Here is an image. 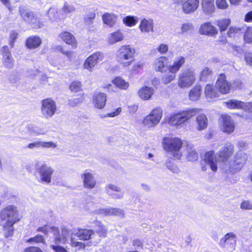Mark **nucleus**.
<instances>
[{
  "label": "nucleus",
  "mask_w": 252,
  "mask_h": 252,
  "mask_svg": "<svg viewBox=\"0 0 252 252\" xmlns=\"http://www.w3.org/2000/svg\"><path fill=\"white\" fill-rule=\"evenodd\" d=\"M234 147L231 143L224 145L219 151L215 154L213 151L206 152L204 159L201 161V168L206 171L209 166L216 172L218 169V162L222 163L221 169L226 173L234 174L241 170L247 160V155L241 150L238 152L233 159L229 158L234 153Z\"/></svg>",
  "instance_id": "nucleus-1"
},
{
  "label": "nucleus",
  "mask_w": 252,
  "mask_h": 252,
  "mask_svg": "<svg viewBox=\"0 0 252 252\" xmlns=\"http://www.w3.org/2000/svg\"><path fill=\"white\" fill-rule=\"evenodd\" d=\"M0 218L5 222L3 228L6 231L5 237L11 236L13 232V225L19 220L18 210L14 205H8L3 208L0 213Z\"/></svg>",
  "instance_id": "nucleus-2"
},
{
  "label": "nucleus",
  "mask_w": 252,
  "mask_h": 252,
  "mask_svg": "<svg viewBox=\"0 0 252 252\" xmlns=\"http://www.w3.org/2000/svg\"><path fill=\"white\" fill-rule=\"evenodd\" d=\"M198 111L197 109H189L172 113L168 117L167 122L170 126L177 128L183 127L189 119L197 114Z\"/></svg>",
  "instance_id": "nucleus-3"
},
{
  "label": "nucleus",
  "mask_w": 252,
  "mask_h": 252,
  "mask_svg": "<svg viewBox=\"0 0 252 252\" xmlns=\"http://www.w3.org/2000/svg\"><path fill=\"white\" fill-rule=\"evenodd\" d=\"M135 49L129 45L120 47L116 54L117 62L123 67L129 66L133 62Z\"/></svg>",
  "instance_id": "nucleus-4"
},
{
  "label": "nucleus",
  "mask_w": 252,
  "mask_h": 252,
  "mask_svg": "<svg viewBox=\"0 0 252 252\" xmlns=\"http://www.w3.org/2000/svg\"><path fill=\"white\" fill-rule=\"evenodd\" d=\"M182 144V140L180 138L175 137H164L162 141L164 149L177 159H180L182 157L180 149Z\"/></svg>",
  "instance_id": "nucleus-5"
},
{
  "label": "nucleus",
  "mask_w": 252,
  "mask_h": 252,
  "mask_svg": "<svg viewBox=\"0 0 252 252\" xmlns=\"http://www.w3.org/2000/svg\"><path fill=\"white\" fill-rule=\"evenodd\" d=\"M162 113V110L160 108L157 107L153 109L143 119L141 123L142 127L145 130L153 129L160 121Z\"/></svg>",
  "instance_id": "nucleus-6"
},
{
  "label": "nucleus",
  "mask_w": 252,
  "mask_h": 252,
  "mask_svg": "<svg viewBox=\"0 0 252 252\" xmlns=\"http://www.w3.org/2000/svg\"><path fill=\"white\" fill-rule=\"evenodd\" d=\"M37 231H41L46 234L48 231L54 236V243L57 244H66L68 243V237L69 233L68 230L64 227L62 228L61 233H60L59 229L56 227H50L48 226H44L39 227Z\"/></svg>",
  "instance_id": "nucleus-7"
},
{
  "label": "nucleus",
  "mask_w": 252,
  "mask_h": 252,
  "mask_svg": "<svg viewBox=\"0 0 252 252\" xmlns=\"http://www.w3.org/2000/svg\"><path fill=\"white\" fill-rule=\"evenodd\" d=\"M93 234L92 230L74 228L72 230L70 244L72 247L76 248L78 250L84 249L85 247V244L82 242L75 241L73 236H76L80 240H87L91 238Z\"/></svg>",
  "instance_id": "nucleus-8"
},
{
  "label": "nucleus",
  "mask_w": 252,
  "mask_h": 252,
  "mask_svg": "<svg viewBox=\"0 0 252 252\" xmlns=\"http://www.w3.org/2000/svg\"><path fill=\"white\" fill-rule=\"evenodd\" d=\"M195 80V73L191 69H185L179 74L178 85L181 88H189Z\"/></svg>",
  "instance_id": "nucleus-9"
},
{
  "label": "nucleus",
  "mask_w": 252,
  "mask_h": 252,
  "mask_svg": "<svg viewBox=\"0 0 252 252\" xmlns=\"http://www.w3.org/2000/svg\"><path fill=\"white\" fill-rule=\"evenodd\" d=\"M237 244V236L233 232L225 234L220 240L219 246L229 252H233Z\"/></svg>",
  "instance_id": "nucleus-10"
},
{
  "label": "nucleus",
  "mask_w": 252,
  "mask_h": 252,
  "mask_svg": "<svg viewBox=\"0 0 252 252\" xmlns=\"http://www.w3.org/2000/svg\"><path fill=\"white\" fill-rule=\"evenodd\" d=\"M36 168L38 169L40 182L49 184L54 172V168L46 163H43L40 166L37 165Z\"/></svg>",
  "instance_id": "nucleus-11"
},
{
  "label": "nucleus",
  "mask_w": 252,
  "mask_h": 252,
  "mask_svg": "<svg viewBox=\"0 0 252 252\" xmlns=\"http://www.w3.org/2000/svg\"><path fill=\"white\" fill-rule=\"evenodd\" d=\"M219 122L220 128L222 131L229 134L234 132L235 125L230 116L227 114L222 115Z\"/></svg>",
  "instance_id": "nucleus-12"
},
{
  "label": "nucleus",
  "mask_w": 252,
  "mask_h": 252,
  "mask_svg": "<svg viewBox=\"0 0 252 252\" xmlns=\"http://www.w3.org/2000/svg\"><path fill=\"white\" fill-rule=\"evenodd\" d=\"M56 110V104L53 100L47 98L42 101L41 113L46 118L52 117L55 113Z\"/></svg>",
  "instance_id": "nucleus-13"
},
{
  "label": "nucleus",
  "mask_w": 252,
  "mask_h": 252,
  "mask_svg": "<svg viewBox=\"0 0 252 252\" xmlns=\"http://www.w3.org/2000/svg\"><path fill=\"white\" fill-rule=\"evenodd\" d=\"M104 58L103 53L97 52L90 56L84 63V68L90 71H92L94 67L98 63L102 61Z\"/></svg>",
  "instance_id": "nucleus-14"
},
{
  "label": "nucleus",
  "mask_w": 252,
  "mask_h": 252,
  "mask_svg": "<svg viewBox=\"0 0 252 252\" xmlns=\"http://www.w3.org/2000/svg\"><path fill=\"white\" fill-rule=\"evenodd\" d=\"M19 12L22 18L27 22L32 24L34 28H40L43 25L42 22L37 21L34 17L32 12L25 9L23 7H20Z\"/></svg>",
  "instance_id": "nucleus-15"
},
{
  "label": "nucleus",
  "mask_w": 252,
  "mask_h": 252,
  "mask_svg": "<svg viewBox=\"0 0 252 252\" xmlns=\"http://www.w3.org/2000/svg\"><path fill=\"white\" fill-rule=\"evenodd\" d=\"M231 86V84L226 80L225 75L220 74L216 83V87L218 91L222 94H227L229 92Z\"/></svg>",
  "instance_id": "nucleus-16"
},
{
  "label": "nucleus",
  "mask_w": 252,
  "mask_h": 252,
  "mask_svg": "<svg viewBox=\"0 0 252 252\" xmlns=\"http://www.w3.org/2000/svg\"><path fill=\"white\" fill-rule=\"evenodd\" d=\"M224 103L229 109H241L250 112V107L249 104H250L251 102L245 103L237 99H230L224 102Z\"/></svg>",
  "instance_id": "nucleus-17"
},
{
  "label": "nucleus",
  "mask_w": 252,
  "mask_h": 252,
  "mask_svg": "<svg viewBox=\"0 0 252 252\" xmlns=\"http://www.w3.org/2000/svg\"><path fill=\"white\" fill-rule=\"evenodd\" d=\"M182 9L185 13L189 14L194 12L199 5V0H180Z\"/></svg>",
  "instance_id": "nucleus-18"
},
{
  "label": "nucleus",
  "mask_w": 252,
  "mask_h": 252,
  "mask_svg": "<svg viewBox=\"0 0 252 252\" xmlns=\"http://www.w3.org/2000/svg\"><path fill=\"white\" fill-rule=\"evenodd\" d=\"M106 97L107 95L101 92H96L93 96V104L97 109H103L106 104Z\"/></svg>",
  "instance_id": "nucleus-19"
},
{
  "label": "nucleus",
  "mask_w": 252,
  "mask_h": 252,
  "mask_svg": "<svg viewBox=\"0 0 252 252\" xmlns=\"http://www.w3.org/2000/svg\"><path fill=\"white\" fill-rule=\"evenodd\" d=\"M0 51L2 55V62L4 65L7 68H12L14 64V61L8 47L4 46L1 48Z\"/></svg>",
  "instance_id": "nucleus-20"
},
{
  "label": "nucleus",
  "mask_w": 252,
  "mask_h": 252,
  "mask_svg": "<svg viewBox=\"0 0 252 252\" xmlns=\"http://www.w3.org/2000/svg\"><path fill=\"white\" fill-rule=\"evenodd\" d=\"M81 178L83 181V185L85 188L93 189L96 184L95 180L91 171L86 170L81 175Z\"/></svg>",
  "instance_id": "nucleus-21"
},
{
  "label": "nucleus",
  "mask_w": 252,
  "mask_h": 252,
  "mask_svg": "<svg viewBox=\"0 0 252 252\" xmlns=\"http://www.w3.org/2000/svg\"><path fill=\"white\" fill-rule=\"evenodd\" d=\"M167 58L165 57H160L157 59L154 63V68L157 71L165 72L168 70L167 64Z\"/></svg>",
  "instance_id": "nucleus-22"
},
{
  "label": "nucleus",
  "mask_w": 252,
  "mask_h": 252,
  "mask_svg": "<svg viewBox=\"0 0 252 252\" xmlns=\"http://www.w3.org/2000/svg\"><path fill=\"white\" fill-rule=\"evenodd\" d=\"M201 34L214 35L218 33V30L210 22H206L202 24L200 28Z\"/></svg>",
  "instance_id": "nucleus-23"
},
{
  "label": "nucleus",
  "mask_w": 252,
  "mask_h": 252,
  "mask_svg": "<svg viewBox=\"0 0 252 252\" xmlns=\"http://www.w3.org/2000/svg\"><path fill=\"white\" fill-rule=\"evenodd\" d=\"M201 5L202 10L206 15H211L215 11L214 0H202Z\"/></svg>",
  "instance_id": "nucleus-24"
},
{
  "label": "nucleus",
  "mask_w": 252,
  "mask_h": 252,
  "mask_svg": "<svg viewBox=\"0 0 252 252\" xmlns=\"http://www.w3.org/2000/svg\"><path fill=\"white\" fill-rule=\"evenodd\" d=\"M59 37L66 43L71 45L73 47L77 46V42L74 36L71 33L63 31L59 34Z\"/></svg>",
  "instance_id": "nucleus-25"
},
{
  "label": "nucleus",
  "mask_w": 252,
  "mask_h": 252,
  "mask_svg": "<svg viewBox=\"0 0 252 252\" xmlns=\"http://www.w3.org/2000/svg\"><path fill=\"white\" fill-rule=\"evenodd\" d=\"M155 93L154 89L152 87L144 86L138 91L139 96L143 100H149Z\"/></svg>",
  "instance_id": "nucleus-26"
},
{
  "label": "nucleus",
  "mask_w": 252,
  "mask_h": 252,
  "mask_svg": "<svg viewBox=\"0 0 252 252\" xmlns=\"http://www.w3.org/2000/svg\"><path fill=\"white\" fill-rule=\"evenodd\" d=\"M185 63V58L182 56H178L173 61V63L168 66V69H171V71L177 73L181 67Z\"/></svg>",
  "instance_id": "nucleus-27"
},
{
  "label": "nucleus",
  "mask_w": 252,
  "mask_h": 252,
  "mask_svg": "<svg viewBox=\"0 0 252 252\" xmlns=\"http://www.w3.org/2000/svg\"><path fill=\"white\" fill-rule=\"evenodd\" d=\"M124 37L123 33L120 31H117L108 35L107 41L109 44L112 45L123 40Z\"/></svg>",
  "instance_id": "nucleus-28"
},
{
  "label": "nucleus",
  "mask_w": 252,
  "mask_h": 252,
  "mask_svg": "<svg viewBox=\"0 0 252 252\" xmlns=\"http://www.w3.org/2000/svg\"><path fill=\"white\" fill-rule=\"evenodd\" d=\"M96 213L103 215H116L118 216H123V211L122 210L114 208H108L106 209H100L96 211Z\"/></svg>",
  "instance_id": "nucleus-29"
},
{
  "label": "nucleus",
  "mask_w": 252,
  "mask_h": 252,
  "mask_svg": "<svg viewBox=\"0 0 252 252\" xmlns=\"http://www.w3.org/2000/svg\"><path fill=\"white\" fill-rule=\"evenodd\" d=\"M139 28L142 32H149L153 30V21L150 19H143L139 25Z\"/></svg>",
  "instance_id": "nucleus-30"
},
{
  "label": "nucleus",
  "mask_w": 252,
  "mask_h": 252,
  "mask_svg": "<svg viewBox=\"0 0 252 252\" xmlns=\"http://www.w3.org/2000/svg\"><path fill=\"white\" fill-rule=\"evenodd\" d=\"M204 93L206 98L208 100L216 98L219 96L218 92L215 89L214 87L210 84L206 85L204 89Z\"/></svg>",
  "instance_id": "nucleus-31"
},
{
  "label": "nucleus",
  "mask_w": 252,
  "mask_h": 252,
  "mask_svg": "<svg viewBox=\"0 0 252 252\" xmlns=\"http://www.w3.org/2000/svg\"><path fill=\"white\" fill-rule=\"evenodd\" d=\"M41 43V39L38 36H31L29 37L26 41V45L30 49L37 48Z\"/></svg>",
  "instance_id": "nucleus-32"
},
{
  "label": "nucleus",
  "mask_w": 252,
  "mask_h": 252,
  "mask_svg": "<svg viewBox=\"0 0 252 252\" xmlns=\"http://www.w3.org/2000/svg\"><path fill=\"white\" fill-rule=\"evenodd\" d=\"M117 20V16L113 14L106 13L102 15V20L104 24L110 27L114 25Z\"/></svg>",
  "instance_id": "nucleus-33"
},
{
  "label": "nucleus",
  "mask_w": 252,
  "mask_h": 252,
  "mask_svg": "<svg viewBox=\"0 0 252 252\" xmlns=\"http://www.w3.org/2000/svg\"><path fill=\"white\" fill-rule=\"evenodd\" d=\"M197 124V129L199 130L204 129L208 126V119L205 115L203 114L198 115L196 119Z\"/></svg>",
  "instance_id": "nucleus-34"
},
{
  "label": "nucleus",
  "mask_w": 252,
  "mask_h": 252,
  "mask_svg": "<svg viewBox=\"0 0 252 252\" xmlns=\"http://www.w3.org/2000/svg\"><path fill=\"white\" fill-rule=\"evenodd\" d=\"M113 83L118 88L122 90H126L129 87V84L120 77H117L112 81Z\"/></svg>",
  "instance_id": "nucleus-35"
},
{
  "label": "nucleus",
  "mask_w": 252,
  "mask_h": 252,
  "mask_svg": "<svg viewBox=\"0 0 252 252\" xmlns=\"http://www.w3.org/2000/svg\"><path fill=\"white\" fill-rule=\"evenodd\" d=\"M201 88L200 86H196L192 88L189 92V98L190 100L196 101L198 100L201 95Z\"/></svg>",
  "instance_id": "nucleus-36"
},
{
  "label": "nucleus",
  "mask_w": 252,
  "mask_h": 252,
  "mask_svg": "<svg viewBox=\"0 0 252 252\" xmlns=\"http://www.w3.org/2000/svg\"><path fill=\"white\" fill-rule=\"evenodd\" d=\"M231 23V20L229 18H222L217 20L216 24L219 28L220 32L225 31Z\"/></svg>",
  "instance_id": "nucleus-37"
},
{
  "label": "nucleus",
  "mask_w": 252,
  "mask_h": 252,
  "mask_svg": "<svg viewBox=\"0 0 252 252\" xmlns=\"http://www.w3.org/2000/svg\"><path fill=\"white\" fill-rule=\"evenodd\" d=\"M168 72L162 78V81L165 84H167L172 81L176 77V73L172 72L171 69H168Z\"/></svg>",
  "instance_id": "nucleus-38"
},
{
  "label": "nucleus",
  "mask_w": 252,
  "mask_h": 252,
  "mask_svg": "<svg viewBox=\"0 0 252 252\" xmlns=\"http://www.w3.org/2000/svg\"><path fill=\"white\" fill-rule=\"evenodd\" d=\"M123 21L124 23L128 27H133L135 26L138 22L137 18L132 16H126L123 19Z\"/></svg>",
  "instance_id": "nucleus-39"
},
{
  "label": "nucleus",
  "mask_w": 252,
  "mask_h": 252,
  "mask_svg": "<svg viewBox=\"0 0 252 252\" xmlns=\"http://www.w3.org/2000/svg\"><path fill=\"white\" fill-rule=\"evenodd\" d=\"M49 62L52 65L57 67L58 69H62L64 66V63L60 58L50 59L49 60Z\"/></svg>",
  "instance_id": "nucleus-40"
},
{
  "label": "nucleus",
  "mask_w": 252,
  "mask_h": 252,
  "mask_svg": "<svg viewBox=\"0 0 252 252\" xmlns=\"http://www.w3.org/2000/svg\"><path fill=\"white\" fill-rule=\"evenodd\" d=\"M228 50L235 56L241 55L243 52V49L240 47L230 44L228 45Z\"/></svg>",
  "instance_id": "nucleus-41"
},
{
  "label": "nucleus",
  "mask_w": 252,
  "mask_h": 252,
  "mask_svg": "<svg viewBox=\"0 0 252 252\" xmlns=\"http://www.w3.org/2000/svg\"><path fill=\"white\" fill-rule=\"evenodd\" d=\"M48 16L52 21H56L60 18V16L55 7H51L48 11Z\"/></svg>",
  "instance_id": "nucleus-42"
},
{
  "label": "nucleus",
  "mask_w": 252,
  "mask_h": 252,
  "mask_svg": "<svg viewBox=\"0 0 252 252\" xmlns=\"http://www.w3.org/2000/svg\"><path fill=\"white\" fill-rule=\"evenodd\" d=\"M242 30V27H241L231 26L228 29L227 35L230 37H234L239 34Z\"/></svg>",
  "instance_id": "nucleus-43"
},
{
  "label": "nucleus",
  "mask_w": 252,
  "mask_h": 252,
  "mask_svg": "<svg viewBox=\"0 0 252 252\" xmlns=\"http://www.w3.org/2000/svg\"><path fill=\"white\" fill-rule=\"evenodd\" d=\"M95 224L97 227V228L96 229V232L100 236L105 237L107 234V230L102 223L100 221H96Z\"/></svg>",
  "instance_id": "nucleus-44"
},
{
  "label": "nucleus",
  "mask_w": 252,
  "mask_h": 252,
  "mask_svg": "<svg viewBox=\"0 0 252 252\" xmlns=\"http://www.w3.org/2000/svg\"><path fill=\"white\" fill-rule=\"evenodd\" d=\"M187 158L189 160L194 161L198 158V154L196 152L189 146L187 147Z\"/></svg>",
  "instance_id": "nucleus-45"
},
{
  "label": "nucleus",
  "mask_w": 252,
  "mask_h": 252,
  "mask_svg": "<svg viewBox=\"0 0 252 252\" xmlns=\"http://www.w3.org/2000/svg\"><path fill=\"white\" fill-rule=\"evenodd\" d=\"M144 63L142 61L136 62L131 67V72L133 74L138 73L144 67Z\"/></svg>",
  "instance_id": "nucleus-46"
},
{
  "label": "nucleus",
  "mask_w": 252,
  "mask_h": 252,
  "mask_svg": "<svg viewBox=\"0 0 252 252\" xmlns=\"http://www.w3.org/2000/svg\"><path fill=\"white\" fill-rule=\"evenodd\" d=\"M75 8L73 5L69 4L67 2H65L62 8V11L66 15H68L69 14L74 12Z\"/></svg>",
  "instance_id": "nucleus-47"
},
{
  "label": "nucleus",
  "mask_w": 252,
  "mask_h": 252,
  "mask_svg": "<svg viewBox=\"0 0 252 252\" xmlns=\"http://www.w3.org/2000/svg\"><path fill=\"white\" fill-rule=\"evenodd\" d=\"M28 128L31 133V134L32 135H43L46 133L44 130L40 129L37 127H31L30 126H29Z\"/></svg>",
  "instance_id": "nucleus-48"
},
{
  "label": "nucleus",
  "mask_w": 252,
  "mask_h": 252,
  "mask_svg": "<svg viewBox=\"0 0 252 252\" xmlns=\"http://www.w3.org/2000/svg\"><path fill=\"white\" fill-rule=\"evenodd\" d=\"M244 38L245 42L252 43V28H248L245 32Z\"/></svg>",
  "instance_id": "nucleus-49"
},
{
  "label": "nucleus",
  "mask_w": 252,
  "mask_h": 252,
  "mask_svg": "<svg viewBox=\"0 0 252 252\" xmlns=\"http://www.w3.org/2000/svg\"><path fill=\"white\" fill-rule=\"evenodd\" d=\"M216 3L217 7L220 9H226L229 6V4L226 0H216Z\"/></svg>",
  "instance_id": "nucleus-50"
},
{
  "label": "nucleus",
  "mask_w": 252,
  "mask_h": 252,
  "mask_svg": "<svg viewBox=\"0 0 252 252\" xmlns=\"http://www.w3.org/2000/svg\"><path fill=\"white\" fill-rule=\"evenodd\" d=\"M121 188L114 184H108L106 187V191L107 194H108L109 191L114 192H120L121 191Z\"/></svg>",
  "instance_id": "nucleus-51"
},
{
  "label": "nucleus",
  "mask_w": 252,
  "mask_h": 252,
  "mask_svg": "<svg viewBox=\"0 0 252 252\" xmlns=\"http://www.w3.org/2000/svg\"><path fill=\"white\" fill-rule=\"evenodd\" d=\"M193 28L192 24L190 22L184 23L181 27V33L187 32L191 31Z\"/></svg>",
  "instance_id": "nucleus-52"
},
{
  "label": "nucleus",
  "mask_w": 252,
  "mask_h": 252,
  "mask_svg": "<svg viewBox=\"0 0 252 252\" xmlns=\"http://www.w3.org/2000/svg\"><path fill=\"white\" fill-rule=\"evenodd\" d=\"M81 85L79 81H74L70 85V90L71 92H78L81 90Z\"/></svg>",
  "instance_id": "nucleus-53"
},
{
  "label": "nucleus",
  "mask_w": 252,
  "mask_h": 252,
  "mask_svg": "<svg viewBox=\"0 0 252 252\" xmlns=\"http://www.w3.org/2000/svg\"><path fill=\"white\" fill-rule=\"evenodd\" d=\"M212 71L208 67L205 68L201 72L200 74V80L204 81L208 77L211 75Z\"/></svg>",
  "instance_id": "nucleus-54"
},
{
  "label": "nucleus",
  "mask_w": 252,
  "mask_h": 252,
  "mask_svg": "<svg viewBox=\"0 0 252 252\" xmlns=\"http://www.w3.org/2000/svg\"><path fill=\"white\" fill-rule=\"evenodd\" d=\"M165 166L166 167L170 170L172 172L174 173H177L178 172V168L171 162L170 161H167L165 162Z\"/></svg>",
  "instance_id": "nucleus-55"
},
{
  "label": "nucleus",
  "mask_w": 252,
  "mask_h": 252,
  "mask_svg": "<svg viewBox=\"0 0 252 252\" xmlns=\"http://www.w3.org/2000/svg\"><path fill=\"white\" fill-rule=\"evenodd\" d=\"M124 192L122 191L120 192H113L112 191H109L108 195L111 196L112 198L115 199H120L124 197Z\"/></svg>",
  "instance_id": "nucleus-56"
},
{
  "label": "nucleus",
  "mask_w": 252,
  "mask_h": 252,
  "mask_svg": "<svg viewBox=\"0 0 252 252\" xmlns=\"http://www.w3.org/2000/svg\"><path fill=\"white\" fill-rule=\"evenodd\" d=\"M28 242L29 243H43L44 242V238L42 235H37L34 237L31 238L29 240H27Z\"/></svg>",
  "instance_id": "nucleus-57"
},
{
  "label": "nucleus",
  "mask_w": 252,
  "mask_h": 252,
  "mask_svg": "<svg viewBox=\"0 0 252 252\" xmlns=\"http://www.w3.org/2000/svg\"><path fill=\"white\" fill-rule=\"evenodd\" d=\"M41 148H55L57 146V144L52 141L45 142L41 141Z\"/></svg>",
  "instance_id": "nucleus-58"
},
{
  "label": "nucleus",
  "mask_w": 252,
  "mask_h": 252,
  "mask_svg": "<svg viewBox=\"0 0 252 252\" xmlns=\"http://www.w3.org/2000/svg\"><path fill=\"white\" fill-rule=\"evenodd\" d=\"M240 208L243 210H252V202L249 200H244L241 203Z\"/></svg>",
  "instance_id": "nucleus-59"
},
{
  "label": "nucleus",
  "mask_w": 252,
  "mask_h": 252,
  "mask_svg": "<svg viewBox=\"0 0 252 252\" xmlns=\"http://www.w3.org/2000/svg\"><path fill=\"white\" fill-rule=\"evenodd\" d=\"M122 111V108L121 107L117 108L114 111L107 113L106 115L105 116H101V118H104L105 117H114L116 116H118Z\"/></svg>",
  "instance_id": "nucleus-60"
},
{
  "label": "nucleus",
  "mask_w": 252,
  "mask_h": 252,
  "mask_svg": "<svg viewBox=\"0 0 252 252\" xmlns=\"http://www.w3.org/2000/svg\"><path fill=\"white\" fill-rule=\"evenodd\" d=\"M244 59L247 64L249 65H252V53L247 52L245 53Z\"/></svg>",
  "instance_id": "nucleus-61"
},
{
  "label": "nucleus",
  "mask_w": 252,
  "mask_h": 252,
  "mask_svg": "<svg viewBox=\"0 0 252 252\" xmlns=\"http://www.w3.org/2000/svg\"><path fill=\"white\" fill-rule=\"evenodd\" d=\"M54 50L61 52L62 54L65 55L68 57L71 55V53L69 51H65L62 46L58 45L54 47Z\"/></svg>",
  "instance_id": "nucleus-62"
},
{
  "label": "nucleus",
  "mask_w": 252,
  "mask_h": 252,
  "mask_svg": "<svg viewBox=\"0 0 252 252\" xmlns=\"http://www.w3.org/2000/svg\"><path fill=\"white\" fill-rule=\"evenodd\" d=\"M41 147V141H36L32 143H29L27 145V148L31 149H38Z\"/></svg>",
  "instance_id": "nucleus-63"
},
{
  "label": "nucleus",
  "mask_w": 252,
  "mask_h": 252,
  "mask_svg": "<svg viewBox=\"0 0 252 252\" xmlns=\"http://www.w3.org/2000/svg\"><path fill=\"white\" fill-rule=\"evenodd\" d=\"M157 49L160 53L164 54L168 51V46L166 44H161Z\"/></svg>",
  "instance_id": "nucleus-64"
}]
</instances>
